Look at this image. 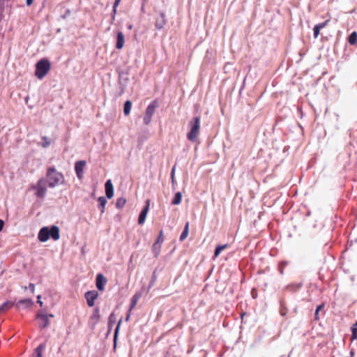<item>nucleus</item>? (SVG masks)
I'll use <instances>...</instances> for the list:
<instances>
[{
  "mask_svg": "<svg viewBox=\"0 0 357 357\" xmlns=\"http://www.w3.org/2000/svg\"><path fill=\"white\" fill-rule=\"evenodd\" d=\"M50 237H52L54 241L59 239V229L57 226H52L50 228L48 227H44L40 230L38 233V239L41 242H46Z\"/></svg>",
  "mask_w": 357,
  "mask_h": 357,
  "instance_id": "1",
  "label": "nucleus"
},
{
  "mask_svg": "<svg viewBox=\"0 0 357 357\" xmlns=\"http://www.w3.org/2000/svg\"><path fill=\"white\" fill-rule=\"evenodd\" d=\"M50 63L47 59H42L36 63L35 75L38 79H42L49 72Z\"/></svg>",
  "mask_w": 357,
  "mask_h": 357,
  "instance_id": "2",
  "label": "nucleus"
},
{
  "mask_svg": "<svg viewBox=\"0 0 357 357\" xmlns=\"http://www.w3.org/2000/svg\"><path fill=\"white\" fill-rule=\"evenodd\" d=\"M190 130L188 134V139L192 142H195L199 136L200 130V120L199 117L194 119L193 121L190 123Z\"/></svg>",
  "mask_w": 357,
  "mask_h": 357,
  "instance_id": "3",
  "label": "nucleus"
},
{
  "mask_svg": "<svg viewBox=\"0 0 357 357\" xmlns=\"http://www.w3.org/2000/svg\"><path fill=\"white\" fill-rule=\"evenodd\" d=\"M47 177L50 186L62 184L64 181L63 176L60 172H56L54 169H50L48 170Z\"/></svg>",
  "mask_w": 357,
  "mask_h": 357,
  "instance_id": "4",
  "label": "nucleus"
},
{
  "mask_svg": "<svg viewBox=\"0 0 357 357\" xmlns=\"http://www.w3.org/2000/svg\"><path fill=\"white\" fill-rule=\"evenodd\" d=\"M155 109V106L153 105H150L147 107L146 109V112L144 117V121L146 124H149L151 121L152 116L153 115Z\"/></svg>",
  "mask_w": 357,
  "mask_h": 357,
  "instance_id": "5",
  "label": "nucleus"
},
{
  "mask_svg": "<svg viewBox=\"0 0 357 357\" xmlns=\"http://www.w3.org/2000/svg\"><path fill=\"white\" fill-rule=\"evenodd\" d=\"M86 165V162L84 160L78 161L75 163V171L77 175V177L79 179H82L83 177V173H84V168Z\"/></svg>",
  "mask_w": 357,
  "mask_h": 357,
  "instance_id": "6",
  "label": "nucleus"
},
{
  "mask_svg": "<svg viewBox=\"0 0 357 357\" xmlns=\"http://www.w3.org/2000/svg\"><path fill=\"white\" fill-rule=\"evenodd\" d=\"M98 294L96 291H88L85 294L87 303L90 307H93L95 303V300L98 298Z\"/></svg>",
  "mask_w": 357,
  "mask_h": 357,
  "instance_id": "7",
  "label": "nucleus"
},
{
  "mask_svg": "<svg viewBox=\"0 0 357 357\" xmlns=\"http://www.w3.org/2000/svg\"><path fill=\"white\" fill-rule=\"evenodd\" d=\"M37 192L36 194L38 196L43 197L46 191V182L45 181L41 179L38 182L37 186H36Z\"/></svg>",
  "mask_w": 357,
  "mask_h": 357,
  "instance_id": "8",
  "label": "nucleus"
},
{
  "mask_svg": "<svg viewBox=\"0 0 357 357\" xmlns=\"http://www.w3.org/2000/svg\"><path fill=\"white\" fill-rule=\"evenodd\" d=\"M105 194L108 199H111L114 196V188L111 180H108L105 185Z\"/></svg>",
  "mask_w": 357,
  "mask_h": 357,
  "instance_id": "9",
  "label": "nucleus"
},
{
  "mask_svg": "<svg viewBox=\"0 0 357 357\" xmlns=\"http://www.w3.org/2000/svg\"><path fill=\"white\" fill-rule=\"evenodd\" d=\"M149 204H150V201L148 200L146 202V206H145V208L143 209V211L139 214V219H138V223L139 225H142L146 220V215H147V213H148V211L149 209Z\"/></svg>",
  "mask_w": 357,
  "mask_h": 357,
  "instance_id": "10",
  "label": "nucleus"
},
{
  "mask_svg": "<svg viewBox=\"0 0 357 357\" xmlns=\"http://www.w3.org/2000/svg\"><path fill=\"white\" fill-rule=\"evenodd\" d=\"M107 280L105 279V278L102 275L98 274L96 278L97 288L99 290L102 291L104 289V285L105 284Z\"/></svg>",
  "mask_w": 357,
  "mask_h": 357,
  "instance_id": "11",
  "label": "nucleus"
},
{
  "mask_svg": "<svg viewBox=\"0 0 357 357\" xmlns=\"http://www.w3.org/2000/svg\"><path fill=\"white\" fill-rule=\"evenodd\" d=\"M33 304V301L30 298L22 299L17 303V306H24V308L31 307Z\"/></svg>",
  "mask_w": 357,
  "mask_h": 357,
  "instance_id": "12",
  "label": "nucleus"
},
{
  "mask_svg": "<svg viewBox=\"0 0 357 357\" xmlns=\"http://www.w3.org/2000/svg\"><path fill=\"white\" fill-rule=\"evenodd\" d=\"M124 36L122 32H119L117 33V40H116V47L117 49L121 50L124 46Z\"/></svg>",
  "mask_w": 357,
  "mask_h": 357,
  "instance_id": "13",
  "label": "nucleus"
},
{
  "mask_svg": "<svg viewBox=\"0 0 357 357\" xmlns=\"http://www.w3.org/2000/svg\"><path fill=\"white\" fill-rule=\"evenodd\" d=\"M37 318L40 320L41 327L45 328L49 324L48 317L45 314H38Z\"/></svg>",
  "mask_w": 357,
  "mask_h": 357,
  "instance_id": "14",
  "label": "nucleus"
},
{
  "mask_svg": "<svg viewBox=\"0 0 357 357\" xmlns=\"http://www.w3.org/2000/svg\"><path fill=\"white\" fill-rule=\"evenodd\" d=\"M348 42L350 45H355L357 42V33L352 32L348 37Z\"/></svg>",
  "mask_w": 357,
  "mask_h": 357,
  "instance_id": "15",
  "label": "nucleus"
},
{
  "mask_svg": "<svg viewBox=\"0 0 357 357\" xmlns=\"http://www.w3.org/2000/svg\"><path fill=\"white\" fill-rule=\"evenodd\" d=\"M132 102L130 100H127L124 105L123 112L126 116H128L131 110Z\"/></svg>",
  "mask_w": 357,
  "mask_h": 357,
  "instance_id": "16",
  "label": "nucleus"
},
{
  "mask_svg": "<svg viewBox=\"0 0 357 357\" xmlns=\"http://www.w3.org/2000/svg\"><path fill=\"white\" fill-rule=\"evenodd\" d=\"M165 24V15H164V14H162L161 19L156 22L155 26H156L157 29H161L163 28Z\"/></svg>",
  "mask_w": 357,
  "mask_h": 357,
  "instance_id": "17",
  "label": "nucleus"
},
{
  "mask_svg": "<svg viewBox=\"0 0 357 357\" xmlns=\"http://www.w3.org/2000/svg\"><path fill=\"white\" fill-rule=\"evenodd\" d=\"M188 233H189V223L187 222L185 224L184 230L181 235L180 240L183 241L184 239H185L187 238V236H188Z\"/></svg>",
  "mask_w": 357,
  "mask_h": 357,
  "instance_id": "18",
  "label": "nucleus"
},
{
  "mask_svg": "<svg viewBox=\"0 0 357 357\" xmlns=\"http://www.w3.org/2000/svg\"><path fill=\"white\" fill-rule=\"evenodd\" d=\"M163 240H164V238H163V236H162V232L161 231L160 232V235L158 237L157 242L153 245L154 249H157L158 250L157 253H158L159 250L160 248V244L163 242Z\"/></svg>",
  "mask_w": 357,
  "mask_h": 357,
  "instance_id": "19",
  "label": "nucleus"
},
{
  "mask_svg": "<svg viewBox=\"0 0 357 357\" xmlns=\"http://www.w3.org/2000/svg\"><path fill=\"white\" fill-rule=\"evenodd\" d=\"M13 303H11V302H9V301L3 303L0 306V313H1L2 312H3V311L10 308L13 306Z\"/></svg>",
  "mask_w": 357,
  "mask_h": 357,
  "instance_id": "20",
  "label": "nucleus"
},
{
  "mask_svg": "<svg viewBox=\"0 0 357 357\" xmlns=\"http://www.w3.org/2000/svg\"><path fill=\"white\" fill-rule=\"evenodd\" d=\"M182 199V195L181 192L176 193L174 198L172 200V204L174 205H178L181 203Z\"/></svg>",
  "mask_w": 357,
  "mask_h": 357,
  "instance_id": "21",
  "label": "nucleus"
},
{
  "mask_svg": "<svg viewBox=\"0 0 357 357\" xmlns=\"http://www.w3.org/2000/svg\"><path fill=\"white\" fill-rule=\"evenodd\" d=\"M126 203V199L124 197L117 199L116 206L119 208H122Z\"/></svg>",
  "mask_w": 357,
  "mask_h": 357,
  "instance_id": "22",
  "label": "nucleus"
},
{
  "mask_svg": "<svg viewBox=\"0 0 357 357\" xmlns=\"http://www.w3.org/2000/svg\"><path fill=\"white\" fill-rule=\"evenodd\" d=\"M98 202H100V205L101 206V213H103L105 212V207L107 201L104 197H100L98 198Z\"/></svg>",
  "mask_w": 357,
  "mask_h": 357,
  "instance_id": "23",
  "label": "nucleus"
},
{
  "mask_svg": "<svg viewBox=\"0 0 357 357\" xmlns=\"http://www.w3.org/2000/svg\"><path fill=\"white\" fill-rule=\"evenodd\" d=\"M288 264H289L288 261H281L279 264L278 270L281 274L284 273V269L288 265Z\"/></svg>",
  "mask_w": 357,
  "mask_h": 357,
  "instance_id": "24",
  "label": "nucleus"
},
{
  "mask_svg": "<svg viewBox=\"0 0 357 357\" xmlns=\"http://www.w3.org/2000/svg\"><path fill=\"white\" fill-rule=\"evenodd\" d=\"M100 314L98 310H96L93 314L91 317V319L93 320L96 323L98 322L100 319Z\"/></svg>",
  "mask_w": 357,
  "mask_h": 357,
  "instance_id": "25",
  "label": "nucleus"
},
{
  "mask_svg": "<svg viewBox=\"0 0 357 357\" xmlns=\"http://www.w3.org/2000/svg\"><path fill=\"white\" fill-rule=\"evenodd\" d=\"M139 298V295L136 294V295H135L133 296V298H132V304H131V306H130V310H132V308L135 307V306L136 305Z\"/></svg>",
  "mask_w": 357,
  "mask_h": 357,
  "instance_id": "26",
  "label": "nucleus"
},
{
  "mask_svg": "<svg viewBox=\"0 0 357 357\" xmlns=\"http://www.w3.org/2000/svg\"><path fill=\"white\" fill-rule=\"evenodd\" d=\"M324 307V305H319V306H317V309H316V312H315V314H314V319L316 321H318L319 319V311Z\"/></svg>",
  "mask_w": 357,
  "mask_h": 357,
  "instance_id": "27",
  "label": "nucleus"
},
{
  "mask_svg": "<svg viewBox=\"0 0 357 357\" xmlns=\"http://www.w3.org/2000/svg\"><path fill=\"white\" fill-rule=\"evenodd\" d=\"M43 350V346L42 344L39 345L36 348V352L37 353V357H42Z\"/></svg>",
  "mask_w": 357,
  "mask_h": 357,
  "instance_id": "28",
  "label": "nucleus"
},
{
  "mask_svg": "<svg viewBox=\"0 0 357 357\" xmlns=\"http://www.w3.org/2000/svg\"><path fill=\"white\" fill-rule=\"evenodd\" d=\"M351 331H352L351 339L357 340V328L355 326H353L351 328Z\"/></svg>",
  "mask_w": 357,
  "mask_h": 357,
  "instance_id": "29",
  "label": "nucleus"
},
{
  "mask_svg": "<svg viewBox=\"0 0 357 357\" xmlns=\"http://www.w3.org/2000/svg\"><path fill=\"white\" fill-rule=\"evenodd\" d=\"M320 29L317 26V25L314 26V29H313V31H314V37L315 38H317L318 37V36L319 35L320 33Z\"/></svg>",
  "mask_w": 357,
  "mask_h": 357,
  "instance_id": "30",
  "label": "nucleus"
},
{
  "mask_svg": "<svg viewBox=\"0 0 357 357\" xmlns=\"http://www.w3.org/2000/svg\"><path fill=\"white\" fill-rule=\"evenodd\" d=\"M29 289L32 293L35 291V286L33 284H29L28 287H24V289Z\"/></svg>",
  "mask_w": 357,
  "mask_h": 357,
  "instance_id": "31",
  "label": "nucleus"
},
{
  "mask_svg": "<svg viewBox=\"0 0 357 357\" xmlns=\"http://www.w3.org/2000/svg\"><path fill=\"white\" fill-rule=\"evenodd\" d=\"M223 249V246H218L217 247L215 251V256H218L220 253L221 252L222 250Z\"/></svg>",
  "mask_w": 357,
  "mask_h": 357,
  "instance_id": "32",
  "label": "nucleus"
},
{
  "mask_svg": "<svg viewBox=\"0 0 357 357\" xmlns=\"http://www.w3.org/2000/svg\"><path fill=\"white\" fill-rule=\"evenodd\" d=\"M120 2H121V0H115V2L114 3V9H113V12L114 13H116V8L119 6Z\"/></svg>",
  "mask_w": 357,
  "mask_h": 357,
  "instance_id": "33",
  "label": "nucleus"
},
{
  "mask_svg": "<svg viewBox=\"0 0 357 357\" xmlns=\"http://www.w3.org/2000/svg\"><path fill=\"white\" fill-rule=\"evenodd\" d=\"M121 322V321L120 320V321H119L118 326H117V327H116V330H115L114 340H116V338L117 333H118V331H119V327H120Z\"/></svg>",
  "mask_w": 357,
  "mask_h": 357,
  "instance_id": "34",
  "label": "nucleus"
},
{
  "mask_svg": "<svg viewBox=\"0 0 357 357\" xmlns=\"http://www.w3.org/2000/svg\"><path fill=\"white\" fill-rule=\"evenodd\" d=\"M109 321L114 322L115 321V316L114 314H112L109 317Z\"/></svg>",
  "mask_w": 357,
  "mask_h": 357,
  "instance_id": "35",
  "label": "nucleus"
},
{
  "mask_svg": "<svg viewBox=\"0 0 357 357\" xmlns=\"http://www.w3.org/2000/svg\"><path fill=\"white\" fill-rule=\"evenodd\" d=\"M33 3V0H26V3L28 6L32 5Z\"/></svg>",
  "mask_w": 357,
  "mask_h": 357,
  "instance_id": "36",
  "label": "nucleus"
},
{
  "mask_svg": "<svg viewBox=\"0 0 357 357\" xmlns=\"http://www.w3.org/2000/svg\"><path fill=\"white\" fill-rule=\"evenodd\" d=\"M38 298V303L42 306L43 305V302L41 301V296H38L37 297Z\"/></svg>",
  "mask_w": 357,
  "mask_h": 357,
  "instance_id": "37",
  "label": "nucleus"
},
{
  "mask_svg": "<svg viewBox=\"0 0 357 357\" xmlns=\"http://www.w3.org/2000/svg\"><path fill=\"white\" fill-rule=\"evenodd\" d=\"M317 26H318L320 29L324 28V24L322 22V23H320V24H317Z\"/></svg>",
  "mask_w": 357,
  "mask_h": 357,
  "instance_id": "38",
  "label": "nucleus"
},
{
  "mask_svg": "<svg viewBox=\"0 0 357 357\" xmlns=\"http://www.w3.org/2000/svg\"><path fill=\"white\" fill-rule=\"evenodd\" d=\"M3 221L0 220V231L2 230L3 227Z\"/></svg>",
  "mask_w": 357,
  "mask_h": 357,
  "instance_id": "39",
  "label": "nucleus"
},
{
  "mask_svg": "<svg viewBox=\"0 0 357 357\" xmlns=\"http://www.w3.org/2000/svg\"><path fill=\"white\" fill-rule=\"evenodd\" d=\"M329 22H330L329 19L326 20L325 22H324L323 23L324 24V26H326Z\"/></svg>",
  "mask_w": 357,
  "mask_h": 357,
  "instance_id": "40",
  "label": "nucleus"
},
{
  "mask_svg": "<svg viewBox=\"0 0 357 357\" xmlns=\"http://www.w3.org/2000/svg\"><path fill=\"white\" fill-rule=\"evenodd\" d=\"M174 170L173 169V170H172V179H174Z\"/></svg>",
  "mask_w": 357,
  "mask_h": 357,
  "instance_id": "41",
  "label": "nucleus"
},
{
  "mask_svg": "<svg viewBox=\"0 0 357 357\" xmlns=\"http://www.w3.org/2000/svg\"><path fill=\"white\" fill-rule=\"evenodd\" d=\"M115 14H116V13H114V15H113V16H112V19H113V20H114V19H115Z\"/></svg>",
  "mask_w": 357,
  "mask_h": 357,
  "instance_id": "42",
  "label": "nucleus"
},
{
  "mask_svg": "<svg viewBox=\"0 0 357 357\" xmlns=\"http://www.w3.org/2000/svg\"><path fill=\"white\" fill-rule=\"evenodd\" d=\"M354 326L357 328V321H356V323L354 325Z\"/></svg>",
  "mask_w": 357,
  "mask_h": 357,
  "instance_id": "43",
  "label": "nucleus"
}]
</instances>
